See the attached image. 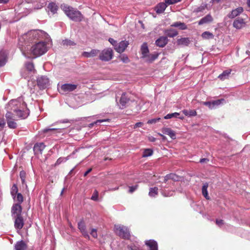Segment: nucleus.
Instances as JSON below:
<instances>
[{
	"mask_svg": "<svg viewBox=\"0 0 250 250\" xmlns=\"http://www.w3.org/2000/svg\"><path fill=\"white\" fill-rule=\"evenodd\" d=\"M158 53H154V54H148L146 57H145L144 59H145L146 62H151L156 60L158 57Z\"/></svg>",
	"mask_w": 250,
	"mask_h": 250,
	"instance_id": "cd10ccee",
	"label": "nucleus"
},
{
	"mask_svg": "<svg viewBox=\"0 0 250 250\" xmlns=\"http://www.w3.org/2000/svg\"><path fill=\"white\" fill-rule=\"evenodd\" d=\"M245 25V22L242 18H237L233 23V26L236 29H241Z\"/></svg>",
	"mask_w": 250,
	"mask_h": 250,
	"instance_id": "f3484780",
	"label": "nucleus"
},
{
	"mask_svg": "<svg viewBox=\"0 0 250 250\" xmlns=\"http://www.w3.org/2000/svg\"><path fill=\"white\" fill-rule=\"evenodd\" d=\"M153 154V150L151 149H146L143 154L144 157H146L152 155Z\"/></svg>",
	"mask_w": 250,
	"mask_h": 250,
	"instance_id": "de8ad7c7",
	"label": "nucleus"
},
{
	"mask_svg": "<svg viewBox=\"0 0 250 250\" xmlns=\"http://www.w3.org/2000/svg\"><path fill=\"white\" fill-rule=\"evenodd\" d=\"M108 41L110 42V43L113 45L114 46V48H115V45H116L117 44V42L114 40L112 38H109L108 39Z\"/></svg>",
	"mask_w": 250,
	"mask_h": 250,
	"instance_id": "bf43d9fd",
	"label": "nucleus"
},
{
	"mask_svg": "<svg viewBox=\"0 0 250 250\" xmlns=\"http://www.w3.org/2000/svg\"><path fill=\"white\" fill-rule=\"evenodd\" d=\"M73 121L72 120H69L68 119H64V120H61L60 121V123H71V122H73Z\"/></svg>",
	"mask_w": 250,
	"mask_h": 250,
	"instance_id": "0e129e2a",
	"label": "nucleus"
},
{
	"mask_svg": "<svg viewBox=\"0 0 250 250\" xmlns=\"http://www.w3.org/2000/svg\"><path fill=\"white\" fill-rule=\"evenodd\" d=\"M158 194V188L157 187L151 188L149 189V195L154 197Z\"/></svg>",
	"mask_w": 250,
	"mask_h": 250,
	"instance_id": "a19ab883",
	"label": "nucleus"
},
{
	"mask_svg": "<svg viewBox=\"0 0 250 250\" xmlns=\"http://www.w3.org/2000/svg\"><path fill=\"white\" fill-rule=\"evenodd\" d=\"M45 147V146L43 143H36L34 145V150L35 151H38L42 153Z\"/></svg>",
	"mask_w": 250,
	"mask_h": 250,
	"instance_id": "c85d7f7f",
	"label": "nucleus"
},
{
	"mask_svg": "<svg viewBox=\"0 0 250 250\" xmlns=\"http://www.w3.org/2000/svg\"><path fill=\"white\" fill-rule=\"evenodd\" d=\"M8 126L12 129H15L17 127V123L13 120L7 121Z\"/></svg>",
	"mask_w": 250,
	"mask_h": 250,
	"instance_id": "a18cd8bd",
	"label": "nucleus"
},
{
	"mask_svg": "<svg viewBox=\"0 0 250 250\" xmlns=\"http://www.w3.org/2000/svg\"><path fill=\"white\" fill-rule=\"evenodd\" d=\"M100 52L99 50L92 49L90 52H83V56L86 58H90L96 56Z\"/></svg>",
	"mask_w": 250,
	"mask_h": 250,
	"instance_id": "b1692460",
	"label": "nucleus"
},
{
	"mask_svg": "<svg viewBox=\"0 0 250 250\" xmlns=\"http://www.w3.org/2000/svg\"><path fill=\"white\" fill-rule=\"evenodd\" d=\"M208 184L206 183L204 184L203 186L202 187V194L203 196L207 199H209V196L208 195Z\"/></svg>",
	"mask_w": 250,
	"mask_h": 250,
	"instance_id": "e433bc0d",
	"label": "nucleus"
},
{
	"mask_svg": "<svg viewBox=\"0 0 250 250\" xmlns=\"http://www.w3.org/2000/svg\"><path fill=\"white\" fill-rule=\"evenodd\" d=\"M114 229L116 233L120 237L126 239L129 238V231L126 227L120 225H116L114 226Z\"/></svg>",
	"mask_w": 250,
	"mask_h": 250,
	"instance_id": "20e7f679",
	"label": "nucleus"
},
{
	"mask_svg": "<svg viewBox=\"0 0 250 250\" xmlns=\"http://www.w3.org/2000/svg\"><path fill=\"white\" fill-rule=\"evenodd\" d=\"M15 219L14 226L17 229H21L24 226V221L22 216L13 217Z\"/></svg>",
	"mask_w": 250,
	"mask_h": 250,
	"instance_id": "1a4fd4ad",
	"label": "nucleus"
},
{
	"mask_svg": "<svg viewBox=\"0 0 250 250\" xmlns=\"http://www.w3.org/2000/svg\"><path fill=\"white\" fill-rule=\"evenodd\" d=\"M61 8L71 20L77 22L82 21L83 16L80 11L65 4H62Z\"/></svg>",
	"mask_w": 250,
	"mask_h": 250,
	"instance_id": "7ed1b4c3",
	"label": "nucleus"
},
{
	"mask_svg": "<svg viewBox=\"0 0 250 250\" xmlns=\"http://www.w3.org/2000/svg\"><path fill=\"white\" fill-rule=\"evenodd\" d=\"M160 120V118H156V119H152L151 120H149L147 121V124H155L157 123L158 121H159Z\"/></svg>",
	"mask_w": 250,
	"mask_h": 250,
	"instance_id": "6e6d98bb",
	"label": "nucleus"
},
{
	"mask_svg": "<svg viewBox=\"0 0 250 250\" xmlns=\"http://www.w3.org/2000/svg\"><path fill=\"white\" fill-rule=\"evenodd\" d=\"M181 0H165V2L167 4V5L175 4L179 2H180Z\"/></svg>",
	"mask_w": 250,
	"mask_h": 250,
	"instance_id": "3c124183",
	"label": "nucleus"
},
{
	"mask_svg": "<svg viewBox=\"0 0 250 250\" xmlns=\"http://www.w3.org/2000/svg\"><path fill=\"white\" fill-rule=\"evenodd\" d=\"M27 248L26 244L23 240L18 241L14 246L15 250H26Z\"/></svg>",
	"mask_w": 250,
	"mask_h": 250,
	"instance_id": "aec40b11",
	"label": "nucleus"
},
{
	"mask_svg": "<svg viewBox=\"0 0 250 250\" xmlns=\"http://www.w3.org/2000/svg\"><path fill=\"white\" fill-rule=\"evenodd\" d=\"M5 125V120L3 118H0V126L2 128L4 127Z\"/></svg>",
	"mask_w": 250,
	"mask_h": 250,
	"instance_id": "680f3d73",
	"label": "nucleus"
},
{
	"mask_svg": "<svg viewBox=\"0 0 250 250\" xmlns=\"http://www.w3.org/2000/svg\"><path fill=\"white\" fill-rule=\"evenodd\" d=\"M171 26L172 27H178L181 30H185L187 28V26L185 23L180 21L174 22Z\"/></svg>",
	"mask_w": 250,
	"mask_h": 250,
	"instance_id": "473e14b6",
	"label": "nucleus"
},
{
	"mask_svg": "<svg viewBox=\"0 0 250 250\" xmlns=\"http://www.w3.org/2000/svg\"><path fill=\"white\" fill-rule=\"evenodd\" d=\"M7 61V53L5 51H0V67L5 64Z\"/></svg>",
	"mask_w": 250,
	"mask_h": 250,
	"instance_id": "dca6fc26",
	"label": "nucleus"
},
{
	"mask_svg": "<svg viewBox=\"0 0 250 250\" xmlns=\"http://www.w3.org/2000/svg\"><path fill=\"white\" fill-rule=\"evenodd\" d=\"M165 34L168 37L173 38L178 35V32L175 29H169L165 31Z\"/></svg>",
	"mask_w": 250,
	"mask_h": 250,
	"instance_id": "7c9ffc66",
	"label": "nucleus"
},
{
	"mask_svg": "<svg viewBox=\"0 0 250 250\" xmlns=\"http://www.w3.org/2000/svg\"><path fill=\"white\" fill-rule=\"evenodd\" d=\"M145 244L149 247V250H158V244L156 241L149 240L146 241Z\"/></svg>",
	"mask_w": 250,
	"mask_h": 250,
	"instance_id": "412c9836",
	"label": "nucleus"
},
{
	"mask_svg": "<svg viewBox=\"0 0 250 250\" xmlns=\"http://www.w3.org/2000/svg\"><path fill=\"white\" fill-rule=\"evenodd\" d=\"M21 76L25 79H29L32 76L30 75H28V73L27 71H25V69L23 68L21 72Z\"/></svg>",
	"mask_w": 250,
	"mask_h": 250,
	"instance_id": "09e8293b",
	"label": "nucleus"
},
{
	"mask_svg": "<svg viewBox=\"0 0 250 250\" xmlns=\"http://www.w3.org/2000/svg\"><path fill=\"white\" fill-rule=\"evenodd\" d=\"M179 114H180L178 112L169 113V114H167L166 116H165L164 117V118L165 119H171L172 118H178Z\"/></svg>",
	"mask_w": 250,
	"mask_h": 250,
	"instance_id": "49530a36",
	"label": "nucleus"
},
{
	"mask_svg": "<svg viewBox=\"0 0 250 250\" xmlns=\"http://www.w3.org/2000/svg\"><path fill=\"white\" fill-rule=\"evenodd\" d=\"M37 85L40 89H44L47 88L49 85L48 78L44 76L39 77L37 80Z\"/></svg>",
	"mask_w": 250,
	"mask_h": 250,
	"instance_id": "423d86ee",
	"label": "nucleus"
},
{
	"mask_svg": "<svg viewBox=\"0 0 250 250\" xmlns=\"http://www.w3.org/2000/svg\"><path fill=\"white\" fill-rule=\"evenodd\" d=\"M208 159H207V158H202L201 159H200V162L201 163H207L208 162Z\"/></svg>",
	"mask_w": 250,
	"mask_h": 250,
	"instance_id": "338daca9",
	"label": "nucleus"
},
{
	"mask_svg": "<svg viewBox=\"0 0 250 250\" xmlns=\"http://www.w3.org/2000/svg\"><path fill=\"white\" fill-rule=\"evenodd\" d=\"M98 198V192L97 190H95L92 196L91 197V200L97 201Z\"/></svg>",
	"mask_w": 250,
	"mask_h": 250,
	"instance_id": "864d4df0",
	"label": "nucleus"
},
{
	"mask_svg": "<svg viewBox=\"0 0 250 250\" xmlns=\"http://www.w3.org/2000/svg\"><path fill=\"white\" fill-rule=\"evenodd\" d=\"M25 71H27L28 73V75H32V76L36 73V70L34 68V65L33 62H27L25 63L24 67Z\"/></svg>",
	"mask_w": 250,
	"mask_h": 250,
	"instance_id": "9b49d317",
	"label": "nucleus"
},
{
	"mask_svg": "<svg viewBox=\"0 0 250 250\" xmlns=\"http://www.w3.org/2000/svg\"><path fill=\"white\" fill-rule=\"evenodd\" d=\"M206 8V5H201L195 9H194L193 12L196 13H198L199 12H203L205 8Z\"/></svg>",
	"mask_w": 250,
	"mask_h": 250,
	"instance_id": "8fccbe9b",
	"label": "nucleus"
},
{
	"mask_svg": "<svg viewBox=\"0 0 250 250\" xmlns=\"http://www.w3.org/2000/svg\"><path fill=\"white\" fill-rule=\"evenodd\" d=\"M113 50L108 48L103 50L99 55V59L102 61L107 62L111 60L113 57Z\"/></svg>",
	"mask_w": 250,
	"mask_h": 250,
	"instance_id": "39448f33",
	"label": "nucleus"
},
{
	"mask_svg": "<svg viewBox=\"0 0 250 250\" xmlns=\"http://www.w3.org/2000/svg\"><path fill=\"white\" fill-rule=\"evenodd\" d=\"M37 31H34L23 35L19 38V45L23 55L27 58H36L45 53L48 50L46 43L40 42L32 47L25 40L31 37L36 38Z\"/></svg>",
	"mask_w": 250,
	"mask_h": 250,
	"instance_id": "f257e3e1",
	"label": "nucleus"
},
{
	"mask_svg": "<svg viewBox=\"0 0 250 250\" xmlns=\"http://www.w3.org/2000/svg\"><path fill=\"white\" fill-rule=\"evenodd\" d=\"M48 12H50L53 15L57 13L59 9L58 5L54 2H49L47 6Z\"/></svg>",
	"mask_w": 250,
	"mask_h": 250,
	"instance_id": "ddd939ff",
	"label": "nucleus"
},
{
	"mask_svg": "<svg viewBox=\"0 0 250 250\" xmlns=\"http://www.w3.org/2000/svg\"><path fill=\"white\" fill-rule=\"evenodd\" d=\"M91 235L95 238H96L98 236L97 233V229H91Z\"/></svg>",
	"mask_w": 250,
	"mask_h": 250,
	"instance_id": "5fc2aeb1",
	"label": "nucleus"
},
{
	"mask_svg": "<svg viewBox=\"0 0 250 250\" xmlns=\"http://www.w3.org/2000/svg\"><path fill=\"white\" fill-rule=\"evenodd\" d=\"M120 59L122 61L125 63H127L129 62L128 57L125 55H123L120 56Z\"/></svg>",
	"mask_w": 250,
	"mask_h": 250,
	"instance_id": "603ef678",
	"label": "nucleus"
},
{
	"mask_svg": "<svg viewBox=\"0 0 250 250\" xmlns=\"http://www.w3.org/2000/svg\"><path fill=\"white\" fill-rule=\"evenodd\" d=\"M77 86V84L65 83L61 86V88L64 92H69L75 90Z\"/></svg>",
	"mask_w": 250,
	"mask_h": 250,
	"instance_id": "9d476101",
	"label": "nucleus"
},
{
	"mask_svg": "<svg viewBox=\"0 0 250 250\" xmlns=\"http://www.w3.org/2000/svg\"><path fill=\"white\" fill-rule=\"evenodd\" d=\"M16 201L18 202L17 204H21L23 201V197L22 194L18 193L16 195L15 199H14Z\"/></svg>",
	"mask_w": 250,
	"mask_h": 250,
	"instance_id": "37998d69",
	"label": "nucleus"
},
{
	"mask_svg": "<svg viewBox=\"0 0 250 250\" xmlns=\"http://www.w3.org/2000/svg\"><path fill=\"white\" fill-rule=\"evenodd\" d=\"M78 229H80L83 235L85 238H89V236L86 231V227L84 222L83 221H81L78 224Z\"/></svg>",
	"mask_w": 250,
	"mask_h": 250,
	"instance_id": "2eb2a0df",
	"label": "nucleus"
},
{
	"mask_svg": "<svg viewBox=\"0 0 250 250\" xmlns=\"http://www.w3.org/2000/svg\"><path fill=\"white\" fill-rule=\"evenodd\" d=\"M162 132L164 134L169 135L172 139H175L176 138V135L175 132L169 128H163Z\"/></svg>",
	"mask_w": 250,
	"mask_h": 250,
	"instance_id": "a878e982",
	"label": "nucleus"
},
{
	"mask_svg": "<svg viewBox=\"0 0 250 250\" xmlns=\"http://www.w3.org/2000/svg\"><path fill=\"white\" fill-rule=\"evenodd\" d=\"M213 18L210 14H208L205 17L202 18L199 21V25H202L204 24L208 23L213 21Z\"/></svg>",
	"mask_w": 250,
	"mask_h": 250,
	"instance_id": "6ab92c4d",
	"label": "nucleus"
},
{
	"mask_svg": "<svg viewBox=\"0 0 250 250\" xmlns=\"http://www.w3.org/2000/svg\"><path fill=\"white\" fill-rule=\"evenodd\" d=\"M129 101V99L126 96L125 93H123L122 94L120 100V104H121L120 108H124L126 104Z\"/></svg>",
	"mask_w": 250,
	"mask_h": 250,
	"instance_id": "5701e85b",
	"label": "nucleus"
},
{
	"mask_svg": "<svg viewBox=\"0 0 250 250\" xmlns=\"http://www.w3.org/2000/svg\"><path fill=\"white\" fill-rule=\"evenodd\" d=\"M224 99H219L215 101H211V108L212 109L214 108L216 106H217L221 104L223 101H224Z\"/></svg>",
	"mask_w": 250,
	"mask_h": 250,
	"instance_id": "79ce46f5",
	"label": "nucleus"
},
{
	"mask_svg": "<svg viewBox=\"0 0 250 250\" xmlns=\"http://www.w3.org/2000/svg\"><path fill=\"white\" fill-rule=\"evenodd\" d=\"M141 52L142 54L141 58L143 59H144L149 54V49L146 42H144L141 45Z\"/></svg>",
	"mask_w": 250,
	"mask_h": 250,
	"instance_id": "4be33fe9",
	"label": "nucleus"
},
{
	"mask_svg": "<svg viewBox=\"0 0 250 250\" xmlns=\"http://www.w3.org/2000/svg\"><path fill=\"white\" fill-rule=\"evenodd\" d=\"M18 189L16 185L14 184L13 185L11 190V194L13 197V199H15L16 195L18 193Z\"/></svg>",
	"mask_w": 250,
	"mask_h": 250,
	"instance_id": "58836bf2",
	"label": "nucleus"
},
{
	"mask_svg": "<svg viewBox=\"0 0 250 250\" xmlns=\"http://www.w3.org/2000/svg\"><path fill=\"white\" fill-rule=\"evenodd\" d=\"M174 192V190L168 191L165 188L162 189L161 190L162 194L165 197H170L173 195Z\"/></svg>",
	"mask_w": 250,
	"mask_h": 250,
	"instance_id": "c9c22d12",
	"label": "nucleus"
},
{
	"mask_svg": "<svg viewBox=\"0 0 250 250\" xmlns=\"http://www.w3.org/2000/svg\"><path fill=\"white\" fill-rule=\"evenodd\" d=\"M109 119L97 120L96 121L89 124L88 127L92 128L95 125H97L99 123H102L104 122H109Z\"/></svg>",
	"mask_w": 250,
	"mask_h": 250,
	"instance_id": "ea45409f",
	"label": "nucleus"
},
{
	"mask_svg": "<svg viewBox=\"0 0 250 250\" xmlns=\"http://www.w3.org/2000/svg\"><path fill=\"white\" fill-rule=\"evenodd\" d=\"M22 207L20 204H14L11 209L12 216L13 217L21 216Z\"/></svg>",
	"mask_w": 250,
	"mask_h": 250,
	"instance_id": "0eeeda50",
	"label": "nucleus"
},
{
	"mask_svg": "<svg viewBox=\"0 0 250 250\" xmlns=\"http://www.w3.org/2000/svg\"><path fill=\"white\" fill-rule=\"evenodd\" d=\"M168 41L167 37L162 36L156 41L155 44L160 47H164L167 43Z\"/></svg>",
	"mask_w": 250,
	"mask_h": 250,
	"instance_id": "f8f14e48",
	"label": "nucleus"
},
{
	"mask_svg": "<svg viewBox=\"0 0 250 250\" xmlns=\"http://www.w3.org/2000/svg\"><path fill=\"white\" fill-rule=\"evenodd\" d=\"M180 179V177L178 176L177 175L170 173L169 174H167L164 179L165 182H167L168 180H172L174 181H178Z\"/></svg>",
	"mask_w": 250,
	"mask_h": 250,
	"instance_id": "bb28decb",
	"label": "nucleus"
},
{
	"mask_svg": "<svg viewBox=\"0 0 250 250\" xmlns=\"http://www.w3.org/2000/svg\"><path fill=\"white\" fill-rule=\"evenodd\" d=\"M92 170V168L88 169L84 173V176H86L89 173H90Z\"/></svg>",
	"mask_w": 250,
	"mask_h": 250,
	"instance_id": "774afa93",
	"label": "nucleus"
},
{
	"mask_svg": "<svg viewBox=\"0 0 250 250\" xmlns=\"http://www.w3.org/2000/svg\"><path fill=\"white\" fill-rule=\"evenodd\" d=\"M62 44L63 45L65 46H73L76 44L75 43L71 40H64L62 41Z\"/></svg>",
	"mask_w": 250,
	"mask_h": 250,
	"instance_id": "c03bdc74",
	"label": "nucleus"
},
{
	"mask_svg": "<svg viewBox=\"0 0 250 250\" xmlns=\"http://www.w3.org/2000/svg\"><path fill=\"white\" fill-rule=\"evenodd\" d=\"M7 111L5 114L6 121L13 120L12 112H15L17 117L21 119H25L29 114V110L24 102L21 103L17 100H11L7 104Z\"/></svg>",
	"mask_w": 250,
	"mask_h": 250,
	"instance_id": "f03ea898",
	"label": "nucleus"
},
{
	"mask_svg": "<svg viewBox=\"0 0 250 250\" xmlns=\"http://www.w3.org/2000/svg\"><path fill=\"white\" fill-rule=\"evenodd\" d=\"M216 223L219 226H221L223 224V221L222 220H216Z\"/></svg>",
	"mask_w": 250,
	"mask_h": 250,
	"instance_id": "69168bd1",
	"label": "nucleus"
},
{
	"mask_svg": "<svg viewBox=\"0 0 250 250\" xmlns=\"http://www.w3.org/2000/svg\"><path fill=\"white\" fill-rule=\"evenodd\" d=\"M189 42L190 41L188 38H182L177 40V44L178 45L188 46Z\"/></svg>",
	"mask_w": 250,
	"mask_h": 250,
	"instance_id": "2f4dec72",
	"label": "nucleus"
},
{
	"mask_svg": "<svg viewBox=\"0 0 250 250\" xmlns=\"http://www.w3.org/2000/svg\"><path fill=\"white\" fill-rule=\"evenodd\" d=\"M182 112L187 116L192 117L195 116L197 115V112L195 110H187L184 109L182 110Z\"/></svg>",
	"mask_w": 250,
	"mask_h": 250,
	"instance_id": "72a5a7b5",
	"label": "nucleus"
},
{
	"mask_svg": "<svg viewBox=\"0 0 250 250\" xmlns=\"http://www.w3.org/2000/svg\"><path fill=\"white\" fill-rule=\"evenodd\" d=\"M201 36L204 39H210L214 38V35L208 31L204 32L202 34Z\"/></svg>",
	"mask_w": 250,
	"mask_h": 250,
	"instance_id": "f704fd0d",
	"label": "nucleus"
},
{
	"mask_svg": "<svg viewBox=\"0 0 250 250\" xmlns=\"http://www.w3.org/2000/svg\"><path fill=\"white\" fill-rule=\"evenodd\" d=\"M202 104L204 105L208 106L209 109H212L211 108V101H208V102H202Z\"/></svg>",
	"mask_w": 250,
	"mask_h": 250,
	"instance_id": "4d7b16f0",
	"label": "nucleus"
},
{
	"mask_svg": "<svg viewBox=\"0 0 250 250\" xmlns=\"http://www.w3.org/2000/svg\"><path fill=\"white\" fill-rule=\"evenodd\" d=\"M128 44L129 43L127 41H122L119 43H117L114 49L117 52L121 53L125 50Z\"/></svg>",
	"mask_w": 250,
	"mask_h": 250,
	"instance_id": "6e6552de",
	"label": "nucleus"
},
{
	"mask_svg": "<svg viewBox=\"0 0 250 250\" xmlns=\"http://www.w3.org/2000/svg\"><path fill=\"white\" fill-rule=\"evenodd\" d=\"M143 123L142 122H138L136 123L134 125V128H136L137 127H141L143 125Z\"/></svg>",
	"mask_w": 250,
	"mask_h": 250,
	"instance_id": "e2e57ef3",
	"label": "nucleus"
},
{
	"mask_svg": "<svg viewBox=\"0 0 250 250\" xmlns=\"http://www.w3.org/2000/svg\"><path fill=\"white\" fill-rule=\"evenodd\" d=\"M243 11V9L241 7H238L235 9L232 10L231 13L229 14L228 16L229 18L233 19L236 16H238Z\"/></svg>",
	"mask_w": 250,
	"mask_h": 250,
	"instance_id": "a211bd4d",
	"label": "nucleus"
},
{
	"mask_svg": "<svg viewBox=\"0 0 250 250\" xmlns=\"http://www.w3.org/2000/svg\"><path fill=\"white\" fill-rule=\"evenodd\" d=\"M66 160H65L64 158H59L56 161V165H60L61 164L62 162L65 161Z\"/></svg>",
	"mask_w": 250,
	"mask_h": 250,
	"instance_id": "052dcab7",
	"label": "nucleus"
},
{
	"mask_svg": "<svg viewBox=\"0 0 250 250\" xmlns=\"http://www.w3.org/2000/svg\"><path fill=\"white\" fill-rule=\"evenodd\" d=\"M137 188H138V185L129 187V192L131 193L133 192Z\"/></svg>",
	"mask_w": 250,
	"mask_h": 250,
	"instance_id": "13d9d810",
	"label": "nucleus"
},
{
	"mask_svg": "<svg viewBox=\"0 0 250 250\" xmlns=\"http://www.w3.org/2000/svg\"><path fill=\"white\" fill-rule=\"evenodd\" d=\"M167 6V5L165 2H160L155 7L154 10L157 14H161L165 11Z\"/></svg>",
	"mask_w": 250,
	"mask_h": 250,
	"instance_id": "4468645a",
	"label": "nucleus"
},
{
	"mask_svg": "<svg viewBox=\"0 0 250 250\" xmlns=\"http://www.w3.org/2000/svg\"><path fill=\"white\" fill-rule=\"evenodd\" d=\"M44 133L50 132L51 135H56L57 133H62L61 129H57L54 128H45L43 129Z\"/></svg>",
	"mask_w": 250,
	"mask_h": 250,
	"instance_id": "393cba45",
	"label": "nucleus"
},
{
	"mask_svg": "<svg viewBox=\"0 0 250 250\" xmlns=\"http://www.w3.org/2000/svg\"><path fill=\"white\" fill-rule=\"evenodd\" d=\"M20 177L21 178L22 184L25 185L26 187H27V186L25 181L26 172L23 170L21 171L20 173Z\"/></svg>",
	"mask_w": 250,
	"mask_h": 250,
	"instance_id": "4c0bfd02",
	"label": "nucleus"
},
{
	"mask_svg": "<svg viewBox=\"0 0 250 250\" xmlns=\"http://www.w3.org/2000/svg\"><path fill=\"white\" fill-rule=\"evenodd\" d=\"M231 70L230 69H228L224 71L222 73L219 75L218 78L222 81L228 79L231 73Z\"/></svg>",
	"mask_w": 250,
	"mask_h": 250,
	"instance_id": "c756f323",
	"label": "nucleus"
}]
</instances>
